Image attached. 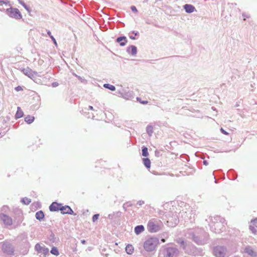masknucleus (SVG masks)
<instances>
[{
    "instance_id": "f257e3e1",
    "label": "nucleus",
    "mask_w": 257,
    "mask_h": 257,
    "mask_svg": "<svg viewBox=\"0 0 257 257\" xmlns=\"http://www.w3.org/2000/svg\"><path fill=\"white\" fill-rule=\"evenodd\" d=\"M159 243V239L157 238L151 237L145 241L144 248L147 251H152L156 249Z\"/></svg>"
},
{
    "instance_id": "f03ea898",
    "label": "nucleus",
    "mask_w": 257,
    "mask_h": 257,
    "mask_svg": "<svg viewBox=\"0 0 257 257\" xmlns=\"http://www.w3.org/2000/svg\"><path fill=\"white\" fill-rule=\"evenodd\" d=\"M214 254L216 257H225L227 254V249L222 246H216L214 249Z\"/></svg>"
},
{
    "instance_id": "7ed1b4c3",
    "label": "nucleus",
    "mask_w": 257,
    "mask_h": 257,
    "mask_svg": "<svg viewBox=\"0 0 257 257\" xmlns=\"http://www.w3.org/2000/svg\"><path fill=\"white\" fill-rule=\"evenodd\" d=\"M7 12V14L11 17L19 19L22 17L19 10L17 9H8Z\"/></svg>"
},
{
    "instance_id": "20e7f679",
    "label": "nucleus",
    "mask_w": 257,
    "mask_h": 257,
    "mask_svg": "<svg viewBox=\"0 0 257 257\" xmlns=\"http://www.w3.org/2000/svg\"><path fill=\"white\" fill-rule=\"evenodd\" d=\"M179 254L178 250L175 247H168L165 250V257H176Z\"/></svg>"
},
{
    "instance_id": "39448f33",
    "label": "nucleus",
    "mask_w": 257,
    "mask_h": 257,
    "mask_svg": "<svg viewBox=\"0 0 257 257\" xmlns=\"http://www.w3.org/2000/svg\"><path fill=\"white\" fill-rule=\"evenodd\" d=\"M160 229V226L156 221L151 220L149 222L148 224V229L150 232H156L159 231Z\"/></svg>"
},
{
    "instance_id": "423d86ee",
    "label": "nucleus",
    "mask_w": 257,
    "mask_h": 257,
    "mask_svg": "<svg viewBox=\"0 0 257 257\" xmlns=\"http://www.w3.org/2000/svg\"><path fill=\"white\" fill-rule=\"evenodd\" d=\"M224 225L221 221H216L211 225V228L216 233H219L222 231L224 229Z\"/></svg>"
},
{
    "instance_id": "0eeeda50",
    "label": "nucleus",
    "mask_w": 257,
    "mask_h": 257,
    "mask_svg": "<svg viewBox=\"0 0 257 257\" xmlns=\"http://www.w3.org/2000/svg\"><path fill=\"white\" fill-rule=\"evenodd\" d=\"M2 250L3 251L8 254H12L14 252V249L13 246L9 243H4L2 245Z\"/></svg>"
},
{
    "instance_id": "6e6552de",
    "label": "nucleus",
    "mask_w": 257,
    "mask_h": 257,
    "mask_svg": "<svg viewBox=\"0 0 257 257\" xmlns=\"http://www.w3.org/2000/svg\"><path fill=\"white\" fill-rule=\"evenodd\" d=\"M22 72L32 79L35 78L37 75V72L32 71V70L29 67L22 69Z\"/></svg>"
},
{
    "instance_id": "1a4fd4ad",
    "label": "nucleus",
    "mask_w": 257,
    "mask_h": 257,
    "mask_svg": "<svg viewBox=\"0 0 257 257\" xmlns=\"http://www.w3.org/2000/svg\"><path fill=\"white\" fill-rule=\"evenodd\" d=\"M244 252L251 257L257 256V249L251 246H246L244 249Z\"/></svg>"
},
{
    "instance_id": "9d476101",
    "label": "nucleus",
    "mask_w": 257,
    "mask_h": 257,
    "mask_svg": "<svg viewBox=\"0 0 257 257\" xmlns=\"http://www.w3.org/2000/svg\"><path fill=\"white\" fill-rule=\"evenodd\" d=\"M35 249L38 252V253L43 254L44 256H45L47 254H49V249L41 246L39 243H37L36 244Z\"/></svg>"
},
{
    "instance_id": "9b49d317",
    "label": "nucleus",
    "mask_w": 257,
    "mask_h": 257,
    "mask_svg": "<svg viewBox=\"0 0 257 257\" xmlns=\"http://www.w3.org/2000/svg\"><path fill=\"white\" fill-rule=\"evenodd\" d=\"M1 219L3 221L4 224L8 226H11L13 224L12 218L8 215L2 214L1 215Z\"/></svg>"
},
{
    "instance_id": "f8f14e48",
    "label": "nucleus",
    "mask_w": 257,
    "mask_h": 257,
    "mask_svg": "<svg viewBox=\"0 0 257 257\" xmlns=\"http://www.w3.org/2000/svg\"><path fill=\"white\" fill-rule=\"evenodd\" d=\"M250 229L253 233H257V219H255L251 221Z\"/></svg>"
},
{
    "instance_id": "ddd939ff",
    "label": "nucleus",
    "mask_w": 257,
    "mask_h": 257,
    "mask_svg": "<svg viewBox=\"0 0 257 257\" xmlns=\"http://www.w3.org/2000/svg\"><path fill=\"white\" fill-rule=\"evenodd\" d=\"M60 210L61 211V212L63 214L67 213L72 214L73 212L71 208L68 206H63L60 208Z\"/></svg>"
},
{
    "instance_id": "4468645a",
    "label": "nucleus",
    "mask_w": 257,
    "mask_h": 257,
    "mask_svg": "<svg viewBox=\"0 0 257 257\" xmlns=\"http://www.w3.org/2000/svg\"><path fill=\"white\" fill-rule=\"evenodd\" d=\"M184 8L185 11L187 13H192L195 10V8L194 6L191 5L186 4L184 6Z\"/></svg>"
},
{
    "instance_id": "2eb2a0df",
    "label": "nucleus",
    "mask_w": 257,
    "mask_h": 257,
    "mask_svg": "<svg viewBox=\"0 0 257 257\" xmlns=\"http://www.w3.org/2000/svg\"><path fill=\"white\" fill-rule=\"evenodd\" d=\"M127 52L132 55H136L137 53V48L135 46L132 45L127 48Z\"/></svg>"
},
{
    "instance_id": "dca6fc26",
    "label": "nucleus",
    "mask_w": 257,
    "mask_h": 257,
    "mask_svg": "<svg viewBox=\"0 0 257 257\" xmlns=\"http://www.w3.org/2000/svg\"><path fill=\"white\" fill-rule=\"evenodd\" d=\"M59 205L56 202H53L49 207V209L51 211H56L60 210Z\"/></svg>"
},
{
    "instance_id": "f3484780",
    "label": "nucleus",
    "mask_w": 257,
    "mask_h": 257,
    "mask_svg": "<svg viewBox=\"0 0 257 257\" xmlns=\"http://www.w3.org/2000/svg\"><path fill=\"white\" fill-rule=\"evenodd\" d=\"M116 41L118 43H120V46H124L125 45V44H126V43L127 42V40H126V37H118V38H117Z\"/></svg>"
},
{
    "instance_id": "a211bd4d",
    "label": "nucleus",
    "mask_w": 257,
    "mask_h": 257,
    "mask_svg": "<svg viewBox=\"0 0 257 257\" xmlns=\"http://www.w3.org/2000/svg\"><path fill=\"white\" fill-rule=\"evenodd\" d=\"M145 230L144 227L143 225H138L135 228V232L136 234L138 235L143 232Z\"/></svg>"
},
{
    "instance_id": "6ab92c4d",
    "label": "nucleus",
    "mask_w": 257,
    "mask_h": 257,
    "mask_svg": "<svg viewBox=\"0 0 257 257\" xmlns=\"http://www.w3.org/2000/svg\"><path fill=\"white\" fill-rule=\"evenodd\" d=\"M134 250V248L131 244H128L125 247V251L128 254H132Z\"/></svg>"
},
{
    "instance_id": "aec40b11",
    "label": "nucleus",
    "mask_w": 257,
    "mask_h": 257,
    "mask_svg": "<svg viewBox=\"0 0 257 257\" xmlns=\"http://www.w3.org/2000/svg\"><path fill=\"white\" fill-rule=\"evenodd\" d=\"M23 112L22 110L21 109V108L20 107H18L17 108V113L16 114V117L17 118H19L22 117L23 116Z\"/></svg>"
},
{
    "instance_id": "412c9836",
    "label": "nucleus",
    "mask_w": 257,
    "mask_h": 257,
    "mask_svg": "<svg viewBox=\"0 0 257 257\" xmlns=\"http://www.w3.org/2000/svg\"><path fill=\"white\" fill-rule=\"evenodd\" d=\"M34 119H35V117L34 116H31V115H28L25 117V120L28 123L30 124L34 121Z\"/></svg>"
},
{
    "instance_id": "4be33fe9",
    "label": "nucleus",
    "mask_w": 257,
    "mask_h": 257,
    "mask_svg": "<svg viewBox=\"0 0 257 257\" xmlns=\"http://www.w3.org/2000/svg\"><path fill=\"white\" fill-rule=\"evenodd\" d=\"M143 162L144 165L147 168H150L151 166V161L148 158L143 159Z\"/></svg>"
},
{
    "instance_id": "5701e85b",
    "label": "nucleus",
    "mask_w": 257,
    "mask_h": 257,
    "mask_svg": "<svg viewBox=\"0 0 257 257\" xmlns=\"http://www.w3.org/2000/svg\"><path fill=\"white\" fill-rule=\"evenodd\" d=\"M44 217V213L41 211H40L36 213V217L37 219L41 220Z\"/></svg>"
},
{
    "instance_id": "b1692460",
    "label": "nucleus",
    "mask_w": 257,
    "mask_h": 257,
    "mask_svg": "<svg viewBox=\"0 0 257 257\" xmlns=\"http://www.w3.org/2000/svg\"><path fill=\"white\" fill-rule=\"evenodd\" d=\"M103 87L106 88H107L111 91H114L115 90V87L114 86L112 85H110V84H104L103 85Z\"/></svg>"
},
{
    "instance_id": "393cba45",
    "label": "nucleus",
    "mask_w": 257,
    "mask_h": 257,
    "mask_svg": "<svg viewBox=\"0 0 257 257\" xmlns=\"http://www.w3.org/2000/svg\"><path fill=\"white\" fill-rule=\"evenodd\" d=\"M147 132L150 136H151L153 133V127L151 125H149L147 127Z\"/></svg>"
},
{
    "instance_id": "a878e982",
    "label": "nucleus",
    "mask_w": 257,
    "mask_h": 257,
    "mask_svg": "<svg viewBox=\"0 0 257 257\" xmlns=\"http://www.w3.org/2000/svg\"><path fill=\"white\" fill-rule=\"evenodd\" d=\"M19 1V3L22 5L24 8L25 9L29 12V13H30L31 12V10L28 7L26 4L24 3V2H23L21 0H18Z\"/></svg>"
},
{
    "instance_id": "bb28decb",
    "label": "nucleus",
    "mask_w": 257,
    "mask_h": 257,
    "mask_svg": "<svg viewBox=\"0 0 257 257\" xmlns=\"http://www.w3.org/2000/svg\"><path fill=\"white\" fill-rule=\"evenodd\" d=\"M142 155L144 157H147L149 155L148 149L146 147H144L142 150Z\"/></svg>"
},
{
    "instance_id": "cd10ccee",
    "label": "nucleus",
    "mask_w": 257,
    "mask_h": 257,
    "mask_svg": "<svg viewBox=\"0 0 257 257\" xmlns=\"http://www.w3.org/2000/svg\"><path fill=\"white\" fill-rule=\"evenodd\" d=\"M51 253L56 255H58L59 254V251L57 248L55 247H53L52 248L51 250Z\"/></svg>"
},
{
    "instance_id": "c85d7f7f",
    "label": "nucleus",
    "mask_w": 257,
    "mask_h": 257,
    "mask_svg": "<svg viewBox=\"0 0 257 257\" xmlns=\"http://www.w3.org/2000/svg\"><path fill=\"white\" fill-rule=\"evenodd\" d=\"M242 17L243 18V20L245 21L246 19H248L250 17V16L249 14H247L245 12H243L242 13Z\"/></svg>"
},
{
    "instance_id": "c756f323",
    "label": "nucleus",
    "mask_w": 257,
    "mask_h": 257,
    "mask_svg": "<svg viewBox=\"0 0 257 257\" xmlns=\"http://www.w3.org/2000/svg\"><path fill=\"white\" fill-rule=\"evenodd\" d=\"M22 202L23 203H24L25 204H29L30 202H31V200L27 198H23L22 200Z\"/></svg>"
},
{
    "instance_id": "7c9ffc66",
    "label": "nucleus",
    "mask_w": 257,
    "mask_h": 257,
    "mask_svg": "<svg viewBox=\"0 0 257 257\" xmlns=\"http://www.w3.org/2000/svg\"><path fill=\"white\" fill-rule=\"evenodd\" d=\"M177 242L178 243H180L181 245L183 246V248H185V246H184V241L182 240H181V239H179L178 241H177Z\"/></svg>"
},
{
    "instance_id": "2f4dec72",
    "label": "nucleus",
    "mask_w": 257,
    "mask_h": 257,
    "mask_svg": "<svg viewBox=\"0 0 257 257\" xmlns=\"http://www.w3.org/2000/svg\"><path fill=\"white\" fill-rule=\"evenodd\" d=\"M131 10H132V11L135 12V13H137L138 12V10L136 8V7L135 6H132L131 7Z\"/></svg>"
},
{
    "instance_id": "473e14b6",
    "label": "nucleus",
    "mask_w": 257,
    "mask_h": 257,
    "mask_svg": "<svg viewBox=\"0 0 257 257\" xmlns=\"http://www.w3.org/2000/svg\"><path fill=\"white\" fill-rule=\"evenodd\" d=\"M50 38L53 40V41L54 42V44L56 46L57 45V42H56V41L55 39L52 36H51Z\"/></svg>"
},
{
    "instance_id": "72a5a7b5",
    "label": "nucleus",
    "mask_w": 257,
    "mask_h": 257,
    "mask_svg": "<svg viewBox=\"0 0 257 257\" xmlns=\"http://www.w3.org/2000/svg\"><path fill=\"white\" fill-rule=\"evenodd\" d=\"M138 205L141 206V205H142L143 204H144V201H138L137 203Z\"/></svg>"
},
{
    "instance_id": "f704fd0d",
    "label": "nucleus",
    "mask_w": 257,
    "mask_h": 257,
    "mask_svg": "<svg viewBox=\"0 0 257 257\" xmlns=\"http://www.w3.org/2000/svg\"><path fill=\"white\" fill-rule=\"evenodd\" d=\"M221 132L224 135H228V133L226 132L225 131H224L222 128H221L220 130Z\"/></svg>"
},
{
    "instance_id": "c9c22d12",
    "label": "nucleus",
    "mask_w": 257,
    "mask_h": 257,
    "mask_svg": "<svg viewBox=\"0 0 257 257\" xmlns=\"http://www.w3.org/2000/svg\"><path fill=\"white\" fill-rule=\"evenodd\" d=\"M15 89H16L17 91H21V90H23V89H22V87H21V86H18V87H16Z\"/></svg>"
},
{
    "instance_id": "e433bc0d",
    "label": "nucleus",
    "mask_w": 257,
    "mask_h": 257,
    "mask_svg": "<svg viewBox=\"0 0 257 257\" xmlns=\"http://www.w3.org/2000/svg\"><path fill=\"white\" fill-rule=\"evenodd\" d=\"M92 219H93V222H94L96 220V214H94L93 216Z\"/></svg>"
},
{
    "instance_id": "4c0bfd02",
    "label": "nucleus",
    "mask_w": 257,
    "mask_h": 257,
    "mask_svg": "<svg viewBox=\"0 0 257 257\" xmlns=\"http://www.w3.org/2000/svg\"><path fill=\"white\" fill-rule=\"evenodd\" d=\"M128 206V205H127V203L123 204V207L124 209H126V207Z\"/></svg>"
},
{
    "instance_id": "58836bf2",
    "label": "nucleus",
    "mask_w": 257,
    "mask_h": 257,
    "mask_svg": "<svg viewBox=\"0 0 257 257\" xmlns=\"http://www.w3.org/2000/svg\"><path fill=\"white\" fill-rule=\"evenodd\" d=\"M203 164L205 165H208V163L206 161H203Z\"/></svg>"
},
{
    "instance_id": "ea45409f",
    "label": "nucleus",
    "mask_w": 257,
    "mask_h": 257,
    "mask_svg": "<svg viewBox=\"0 0 257 257\" xmlns=\"http://www.w3.org/2000/svg\"><path fill=\"white\" fill-rule=\"evenodd\" d=\"M0 3L1 4H7V2H5V1H0Z\"/></svg>"
},
{
    "instance_id": "a19ab883",
    "label": "nucleus",
    "mask_w": 257,
    "mask_h": 257,
    "mask_svg": "<svg viewBox=\"0 0 257 257\" xmlns=\"http://www.w3.org/2000/svg\"><path fill=\"white\" fill-rule=\"evenodd\" d=\"M81 243L82 244H85V240H81Z\"/></svg>"
},
{
    "instance_id": "79ce46f5",
    "label": "nucleus",
    "mask_w": 257,
    "mask_h": 257,
    "mask_svg": "<svg viewBox=\"0 0 257 257\" xmlns=\"http://www.w3.org/2000/svg\"><path fill=\"white\" fill-rule=\"evenodd\" d=\"M194 240L195 242H196L198 243H199V242L198 240L196 239L195 238H194Z\"/></svg>"
},
{
    "instance_id": "37998d69",
    "label": "nucleus",
    "mask_w": 257,
    "mask_h": 257,
    "mask_svg": "<svg viewBox=\"0 0 257 257\" xmlns=\"http://www.w3.org/2000/svg\"><path fill=\"white\" fill-rule=\"evenodd\" d=\"M47 34H48V35L49 36H50V37L51 36V32H50V31H48V32H47Z\"/></svg>"
},
{
    "instance_id": "c03bdc74",
    "label": "nucleus",
    "mask_w": 257,
    "mask_h": 257,
    "mask_svg": "<svg viewBox=\"0 0 257 257\" xmlns=\"http://www.w3.org/2000/svg\"><path fill=\"white\" fill-rule=\"evenodd\" d=\"M130 38L132 39H133V40L135 39V38L134 37H132V36H131Z\"/></svg>"
},
{
    "instance_id": "a18cd8bd",
    "label": "nucleus",
    "mask_w": 257,
    "mask_h": 257,
    "mask_svg": "<svg viewBox=\"0 0 257 257\" xmlns=\"http://www.w3.org/2000/svg\"><path fill=\"white\" fill-rule=\"evenodd\" d=\"M161 241L163 242H164L165 241V239L163 238L162 239Z\"/></svg>"
},
{
    "instance_id": "49530a36",
    "label": "nucleus",
    "mask_w": 257,
    "mask_h": 257,
    "mask_svg": "<svg viewBox=\"0 0 257 257\" xmlns=\"http://www.w3.org/2000/svg\"><path fill=\"white\" fill-rule=\"evenodd\" d=\"M89 107L90 108V109H93V107L91 106H89Z\"/></svg>"
}]
</instances>
